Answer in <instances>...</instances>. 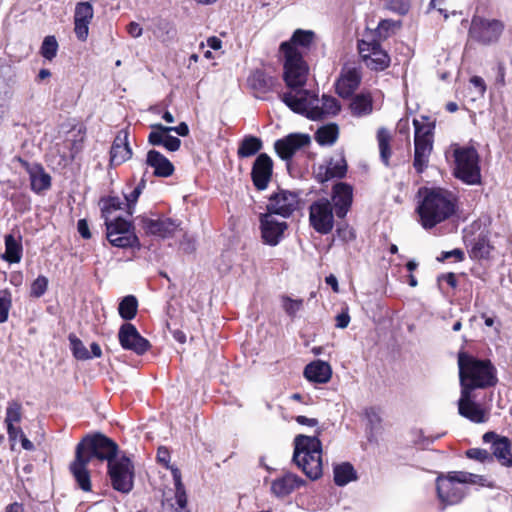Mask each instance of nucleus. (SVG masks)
Instances as JSON below:
<instances>
[{
    "mask_svg": "<svg viewBox=\"0 0 512 512\" xmlns=\"http://www.w3.org/2000/svg\"><path fill=\"white\" fill-rule=\"evenodd\" d=\"M117 453V444L103 434L97 433L83 437L77 444L74 460L69 465V471L77 486L84 492L91 491V476L88 470L91 459L107 461L109 465L110 461L118 458Z\"/></svg>",
    "mask_w": 512,
    "mask_h": 512,
    "instance_id": "f257e3e1",
    "label": "nucleus"
},
{
    "mask_svg": "<svg viewBox=\"0 0 512 512\" xmlns=\"http://www.w3.org/2000/svg\"><path fill=\"white\" fill-rule=\"evenodd\" d=\"M419 194L417 213L423 228L432 229L455 213L456 198L451 192L442 188H424Z\"/></svg>",
    "mask_w": 512,
    "mask_h": 512,
    "instance_id": "f03ea898",
    "label": "nucleus"
},
{
    "mask_svg": "<svg viewBox=\"0 0 512 512\" xmlns=\"http://www.w3.org/2000/svg\"><path fill=\"white\" fill-rule=\"evenodd\" d=\"M461 389L486 388L497 382L495 367L489 360H480L464 352L458 355Z\"/></svg>",
    "mask_w": 512,
    "mask_h": 512,
    "instance_id": "7ed1b4c3",
    "label": "nucleus"
},
{
    "mask_svg": "<svg viewBox=\"0 0 512 512\" xmlns=\"http://www.w3.org/2000/svg\"><path fill=\"white\" fill-rule=\"evenodd\" d=\"M482 476L465 471H451L436 478V492L442 509L460 503L465 495V484L484 485Z\"/></svg>",
    "mask_w": 512,
    "mask_h": 512,
    "instance_id": "20e7f679",
    "label": "nucleus"
},
{
    "mask_svg": "<svg viewBox=\"0 0 512 512\" xmlns=\"http://www.w3.org/2000/svg\"><path fill=\"white\" fill-rule=\"evenodd\" d=\"M293 460L312 480L323 473L322 444L318 436L298 435L294 439Z\"/></svg>",
    "mask_w": 512,
    "mask_h": 512,
    "instance_id": "39448f33",
    "label": "nucleus"
},
{
    "mask_svg": "<svg viewBox=\"0 0 512 512\" xmlns=\"http://www.w3.org/2000/svg\"><path fill=\"white\" fill-rule=\"evenodd\" d=\"M451 150L455 161L454 175L469 185L480 183L481 172L479 155L474 147L452 144Z\"/></svg>",
    "mask_w": 512,
    "mask_h": 512,
    "instance_id": "423d86ee",
    "label": "nucleus"
},
{
    "mask_svg": "<svg viewBox=\"0 0 512 512\" xmlns=\"http://www.w3.org/2000/svg\"><path fill=\"white\" fill-rule=\"evenodd\" d=\"M283 54V78L287 87L304 86L309 75V66L302 54H297L289 45L281 44Z\"/></svg>",
    "mask_w": 512,
    "mask_h": 512,
    "instance_id": "0eeeda50",
    "label": "nucleus"
},
{
    "mask_svg": "<svg viewBox=\"0 0 512 512\" xmlns=\"http://www.w3.org/2000/svg\"><path fill=\"white\" fill-rule=\"evenodd\" d=\"M413 124L415 127L413 165L418 173H422L428 165L429 156L433 149L434 124L417 119L413 120Z\"/></svg>",
    "mask_w": 512,
    "mask_h": 512,
    "instance_id": "6e6552de",
    "label": "nucleus"
},
{
    "mask_svg": "<svg viewBox=\"0 0 512 512\" xmlns=\"http://www.w3.org/2000/svg\"><path fill=\"white\" fill-rule=\"evenodd\" d=\"M303 87H288V91L281 95V99L293 112L305 115L311 120H318L319 114L314 110L318 104V97Z\"/></svg>",
    "mask_w": 512,
    "mask_h": 512,
    "instance_id": "1a4fd4ad",
    "label": "nucleus"
},
{
    "mask_svg": "<svg viewBox=\"0 0 512 512\" xmlns=\"http://www.w3.org/2000/svg\"><path fill=\"white\" fill-rule=\"evenodd\" d=\"M359 55L367 68L383 71L390 65L388 53L381 47L373 33H367L358 42Z\"/></svg>",
    "mask_w": 512,
    "mask_h": 512,
    "instance_id": "9d476101",
    "label": "nucleus"
},
{
    "mask_svg": "<svg viewBox=\"0 0 512 512\" xmlns=\"http://www.w3.org/2000/svg\"><path fill=\"white\" fill-rule=\"evenodd\" d=\"M108 475L115 490L127 494L133 489L134 466L127 456L123 455L110 461Z\"/></svg>",
    "mask_w": 512,
    "mask_h": 512,
    "instance_id": "9b49d317",
    "label": "nucleus"
},
{
    "mask_svg": "<svg viewBox=\"0 0 512 512\" xmlns=\"http://www.w3.org/2000/svg\"><path fill=\"white\" fill-rule=\"evenodd\" d=\"M105 224L107 239L111 245L119 248H128L139 244L131 222L118 217L114 221H108V218H106Z\"/></svg>",
    "mask_w": 512,
    "mask_h": 512,
    "instance_id": "f8f14e48",
    "label": "nucleus"
},
{
    "mask_svg": "<svg viewBox=\"0 0 512 512\" xmlns=\"http://www.w3.org/2000/svg\"><path fill=\"white\" fill-rule=\"evenodd\" d=\"M504 25L499 20H487L481 17H473L469 29V36L484 45L496 42L502 31Z\"/></svg>",
    "mask_w": 512,
    "mask_h": 512,
    "instance_id": "ddd939ff",
    "label": "nucleus"
},
{
    "mask_svg": "<svg viewBox=\"0 0 512 512\" xmlns=\"http://www.w3.org/2000/svg\"><path fill=\"white\" fill-rule=\"evenodd\" d=\"M309 221L314 230L320 234H328L334 227L333 208L326 198L313 202L309 209Z\"/></svg>",
    "mask_w": 512,
    "mask_h": 512,
    "instance_id": "4468645a",
    "label": "nucleus"
},
{
    "mask_svg": "<svg viewBox=\"0 0 512 512\" xmlns=\"http://www.w3.org/2000/svg\"><path fill=\"white\" fill-rule=\"evenodd\" d=\"M299 196L295 192L279 189L271 194L267 203V213L289 217L299 207Z\"/></svg>",
    "mask_w": 512,
    "mask_h": 512,
    "instance_id": "2eb2a0df",
    "label": "nucleus"
},
{
    "mask_svg": "<svg viewBox=\"0 0 512 512\" xmlns=\"http://www.w3.org/2000/svg\"><path fill=\"white\" fill-rule=\"evenodd\" d=\"M118 339L123 349L133 351L138 355H143L150 348L149 341L142 337L131 323H125L120 327Z\"/></svg>",
    "mask_w": 512,
    "mask_h": 512,
    "instance_id": "dca6fc26",
    "label": "nucleus"
},
{
    "mask_svg": "<svg viewBox=\"0 0 512 512\" xmlns=\"http://www.w3.org/2000/svg\"><path fill=\"white\" fill-rule=\"evenodd\" d=\"M287 227L285 221H278L272 213H265L260 217L261 237L267 245L276 246L282 240Z\"/></svg>",
    "mask_w": 512,
    "mask_h": 512,
    "instance_id": "f3484780",
    "label": "nucleus"
},
{
    "mask_svg": "<svg viewBox=\"0 0 512 512\" xmlns=\"http://www.w3.org/2000/svg\"><path fill=\"white\" fill-rule=\"evenodd\" d=\"M173 481L174 495L173 497H165L162 502V512H190L187 507V494L179 469H173Z\"/></svg>",
    "mask_w": 512,
    "mask_h": 512,
    "instance_id": "a211bd4d",
    "label": "nucleus"
},
{
    "mask_svg": "<svg viewBox=\"0 0 512 512\" xmlns=\"http://www.w3.org/2000/svg\"><path fill=\"white\" fill-rule=\"evenodd\" d=\"M310 138L306 134L294 133L275 142L274 148L278 156L283 160L291 159L301 148L307 146Z\"/></svg>",
    "mask_w": 512,
    "mask_h": 512,
    "instance_id": "6ab92c4d",
    "label": "nucleus"
},
{
    "mask_svg": "<svg viewBox=\"0 0 512 512\" xmlns=\"http://www.w3.org/2000/svg\"><path fill=\"white\" fill-rule=\"evenodd\" d=\"M273 161L265 153L259 154L253 163L251 177L258 190H265L271 180Z\"/></svg>",
    "mask_w": 512,
    "mask_h": 512,
    "instance_id": "aec40b11",
    "label": "nucleus"
},
{
    "mask_svg": "<svg viewBox=\"0 0 512 512\" xmlns=\"http://www.w3.org/2000/svg\"><path fill=\"white\" fill-rule=\"evenodd\" d=\"M94 17V9L89 2H79L74 11V32L80 41H86L89 25Z\"/></svg>",
    "mask_w": 512,
    "mask_h": 512,
    "instance_id": "412c9836",
    "label": "nucleus"
},
{
    "mask_svg": "<svg viewBox=\"0 0 512 512\" xmlns=\"http://www.w3.org/2000/svg\"><path fill=\"white\" fill-rule=\"evenodd\" d=\"M458 411L461 416L475 423H483L487 420V412L479 404L471 400L469 389H461Z\"/></svg>",
    "mask_w": 512,
    "mask_h": 512,
    "instance_id": "4be33fe9",
    "label": "nucleus"
},
{
    "mask_svg": "<svg viewBox=\"0 0 512 512\" xmlns=\"http://www.w3.org/2000/svg\"><path fill=\"white\" fill-rule=\"evenodd\" d=\"M332 200L337 217L344 218L352 204L353 189L350 185L340 182L332 189Z\"/></svg>",
    "mask_w": 512,
    "mask_h": 512,
    "instance_id": "5701e85b",
    "label": "nucleus"
},
{
    "mask_svg": "<svg viewBox=\"0 0 512 512\" xmlns=\"http://www.w3.org/2000/svg\"><path fill=\"white\" fill-rule=\"evenodd\" d=\"M142 223L143 229L146 233L163 238L172 236L179 228V223L166 217H159L156 219L144 218Z\"/></svg>",
    "mask_w": 512,
    "mask_h": 512,
    "instance_id": "b1692460",
    "label": "nucleus"
},
{
    "mask_svg": "<svg viewBox=\"0 0 512 512\" xmlns=\"http://www.w3.org/2000/svg\"><path fill=\"white\" fill-rule=\"evenodd\" d=\"M305 484V481L293 473H286L271 482V492L277 498H284Z\"/></svg>",
    "mask_w": 512,
    "mask_h": 512,
    "instance_id": "393cba45",
    "label": "nucleus"
},
{
    "mask_svg": "<svg viewBox=\"0 0 512 512\" xmlns=\"http://www.w3.org/2000/svg\"><path fill=\"white\" fill-rule=\"evenodd\" d=\"M361 71L356 67H345L337 81L336 90L342 97L350 96L360 85Z\"/></svg>",
    "mask_w": 512,
    "mask_h": 512,
    "instance_id": "a878e982",
    "label": "nucleus"
},
{
    "mask_svg": "<svg viewBox=\"0 0 512 512\" xmlns=\"http://www.w3.org/2000/svg\"><path fill=\"white\" fill-rule=\"evenodd\" d=\"M132 156V150L128 142V132L121 130L114 139L110 150V163L113 166H118Z\"/></svg>",
    "mask_w": 512,
    "mask_h": 512,
    "instance_id": "bb28decb",
    "label": "nucleus"
},
{
    "mask_svg": "<svg viewBox=\"0 0 512 512\" xmlns=\"http://www.w3.org/2000/svg\"><path fill=\"white\" fill-rule=\"evenodd\" d=\"M22 420V404L18 401L12 400L7 403L5 425L7 427L8 437L11 441L18 439V434L21 433V427L18 425Z\"/></svg>",
    "mask_w": 512,
    "mask_h": 512,
    "instance_id": "cd10ccee",
    "label": "nucleus"
},
{
    "mask_svg": "<svg viewBox=\"0 0 512 512\" xmlns=\"http://www.w3.org/2000/svg\"><path fill=\"white\" fill-rule=\"evenodd\" d=\"M347 171V164L343 156L338 155L331 158L325 165L319 166L317 178L320 182L332 178H342Z\"/></svg>",
    "mask_w": 512,
    "mask_h": 512,
    "instance_id": "c85d7f7f",
    "label": "nucleus"
},
{
    "mask_svg": "<svg viewBox=\"0 0 512 512\" xmlns=\"http://www.w3.org/2000/svg\"><path fill=\"white\" fill-rule=\"evenodd\" d=\"M153 130L149 134V142L152 145H162L169 151H177L180 148L181 141L179 138L171 136L169 129L161 124H155L152 126Z\"/></svg>",
    "mask_w": 512,
    "mask_h": 512,
    "instance_id": "c756f323",
    "label": "nucleus"
},
{
    "mask_svg": "<svg viewBox=\"0 0 512 512\" xmlns=\"http://www.w3.org/2000/svg\"><path fill=\"white\" fill-rule=\"evenodd\" d=\"M304 376L311 382L324 384L330 381L332 369L327 362L317 360L305 367Z\"/></svg>",
    "mask_w": 512,
    "mask_h": 512,
    "instance_id": "7c9ffc66",
    "label": "nucleus"
},
{
    "mask_svg": "<svg viewBox=\"0 0 512 512\" xmlns=\"http://www.w3.org/2000/svg\"><path fill=\"white\" fill-rule=\"evenodd\" d=\"M27 173L30 177L31 188L35 192H41L48 189L51 185V177L39 164L24 163Z\"/></svg>",
    "mask_w": 512,
    "mask_h": 512,
    "instance_id": "2f4dec72",
    "label": "nucleus"
},
{
    "mask_svg": "<svg viewBox=\"0 0 512 512\" xmlns=\"http://www.w3.org/2000/svg\"><path fill=\"white\" fill-rule=\"evenodd\" d=\"M23 256L22 237L20 235L8 234L5 236V251L1 258L10 263H19Z\"/></svg>",
    "mask_w": 512,
    "mask_h": 512,
    "instance_id": "473e14b6",
    "label": "nucleus"
},
{
    "mask_svg": "<svg viewBox=\"0 0 512 512\" xmlns=\"http://www.w3.org/2000/svg\"><path fill=\"white\" fill-rule=\"evenodd\" d=\"M146 163L154 169V174L159 177H169L174 172L173 164L165 156L155 150L148 152Z\"/></svg>",
    "mask_w": 512,
    "mask_h": 512,
    "instance_id": "72a5a7b5",
    "label": "nucleus"
},
{
    "mask_svg": "<svg viewBox=\"0 0 512 512\" xmlns=\"http://www.w3.org/2000/svg\"><path fill=\"white\" fill-rule=\"evenodd\" d=\"M315 33L311 30L297 29L289 41L283 42L294 50L297 54H302L304 50H308L314 43Z\"/></svg>",
    "mask_w": 512,
    "mask_h": 512,
    "instance_id": "f704fd0d",
    "label": "nucleus"
},
{
    "mask_svg": "<svg viewBox=\"0 0 512 512\" xmlns=\"http://www.w3.org/2000/svg\"><path fill=\"white\" fill-rule=\"evenodd\" d=\"M350 112L355 117H364L372 113L373 100L369 93L355 95L349 104Z\"/></svg>",
    "mask_w": 512,
    "mask_h": 512,
    "instance_id": "c9c22d12",
    "label": "nucleus"
},
{
    "mask_svg": "<svg viewBox=\"0 0 512 512\" xmlns=\"http://www.w3.org/2000/svg\"><path fill=\"white\" fill-rule=\"evenodd\" d=\"M491 455L494 456L502 466L512 467L511 443L507 437H502L494 442Z\"/></svg>",
    "mask_w": 512,
    "mask_h": 512,
    "instance_id": "e433bc0d",
    "label": "nucleus"
},
{
    "mask_svg": "<svg viewBox=\"0 0 512 512\" xmlns=\"http://www.w3.org/2000/svg\"><path fill=\"white\" fill-rule=\"evenodd\" d=\"M341 106L335 97L323 95L322 98H318V104L315 105V109L319 114V119L325 116H334L339 113Z\"/></svg>",
    "mask_w": 512,
    "mask_h": 512,
    "instance_id": "4c0bfd02",
    "label": "nucleus"
},
{
    "mask_svg": "<svg viewBox=\"0 0 512 512\" xmlns=\"http://www.w3.org/2000/svg\"><path fill=\"white\" fill-rule=\"evenodd\" d=\"M261 149V139L250 135L244 137L243 140L240 142L237 150V155L239 158H248L258 153Z\"/></svg>",
    "mask_w": 512,
    "mask_h": 512,
    "instance_id": "58836bf2",
    "label": "nucleus"
},
{
    "mask_svg": "<svg viewBox=\"0 0 512 512\" xmlns=\"http://www.w3.org/2000/svg\"><path fill=\"white\" fill-rule=\"evenodd\" d=\"M354 479L356 474L351 464L343 463L334 468V481L338 486H344Z\"/></svg>",
    "mask_w": 512,
    "mask_h": 512,
    "instance_id": "ea45409f",
    "label": "nucleus"
},
{
    "mask_svg": "<svg viewBox=\"0 0 512 512\" xmlns=\"http://www.w3.org/2000/svg\"><path fill=\"white\" fill-rule=\"evenodd\" d=\"M338 133L336 124H328L317 130L315 138L320 145H332L337 140Z\"/></svg>",
    "mask_w": 512,
    "mask_h": 512,
    "instance_id": "a19ab883",
    "label": "nucleus"
},
{
    "mask_svg": "<svg viewBox=\"0 0 512 512\" xmlns=\"http://www.w3.org/2000/svg\"><path fill=\"white\" fill-rule=\"evenodd\" d=\"M137 307L138 302L137 299L132 296L128 295L122 299V301L119 304L118 311L120 316L124 320H132L137 313Z\"/></svg>",
    "mask_w": 512,
    "mask_h": 512,
    "instance_id": "79ce46f5",
    "label": "nucleus"
},
{
    "mask_svg": "<svg viewBox=\"0 0 512 512\" xmlns=\"http://www.w3.org/2000/svg\"><path fill=\"white\" fill-rule=\"evenodd\" d=\"M390 134L385 128H380L377 133V140L380 150V157L385 165L389 164V158L391 156L390 150Z\"/></svg>",
    "mask_w": 512,
    "mask_h": 512,
    "instance_id": "37998d69",
    "label": "nucleus"
},
{
    "mask_svg": "<svg viewBox=\"0 0 512 512\" xmlns=\"http://www.w3.org/2000/svg\"><path fill=\"white\" fill-rule=\"evenodd\" d=\"M491 246L485 237L476 239L470 249V256L474 259L487 258L491 252Z\"/></svg>",
    "mask_w": 512,
    "mask_h": 512,
    "instance_id": "c03bdc74",
    "label": "nucleus"
},
{
    "mask_svg": "<svg viewBox=\"0 0 512 512\" xmlns=\"http://www.w3.org/2000/svg\"><path fill=\"white\" fill-rule=\"evenodd\" d=\"M144 187H145V181L141 180L140 183L136 187H134L131 192L124 194L126 212L129 215H132L134 213L135 205H136L138 198L141 195Z\"/></svg>",
    "mask_w": 512,
    "mask_h": 512,
    "instance_id": "a18cd8bd",
    "label": "nucleus"
},
{
    "mask_svg": "<svg viewBox=\"0 0 512 512\" xmlns=\"http://www.w3.org/2000/svg\"><path fill=\"white\" fill-rule=\"evenodd\" d=\"M58 51V43L54 36H46L41 45V55L47 59L52 60L56 57Z\"/></svg>",
    "mask_w": 512,
    "mask_h": 512,
    "instance_id": "49530a36",
    "label": "nucleus"
},
{
    "mask_svg": "<svg viewBox=\"0 0 512 512\" xmlns=\"http://www.w3.org/2000/svg\"><path fill=\"white\" fill-rule=\"evenodd\" d=\"M250 82L253 85V87L266 91L274 86L275 79L266 76L261 71H256L250 78Z\"/></svg>",
    "mask_w": 512,
    "mask_h": 512,
    "instance_id": "de8ad7c7",
    "label": "nucleus"
},
{
    "mask_svg": "<svg viewBox=\"0 0 512 512\" xmlns=\"http://www.w3.org/2000/svg\"><path fill=\"white\" fill-rule=\"evenodd\" d=\"M69 341L71 344L72 353L75 358L79 360H88L91 358V354L88 352L87 348L80 339H78L76 336L70 335Z\"/></svg>",
    "mask_w": 512,
    "mask_h": 512,
    "instance_id": "09e8293b",
    "label": "nucleus"
},
{
    "mask_svg": "<svg viewBox=\"0 0 512 512\" xmlns=\"http://www.w3.org/2000/svg\"><path fill=\"white\" fill-rule=\"evenodd\" d=\"M281 305L289 316H295L303 307L302 299H292L288 296L281 297Z\"/></svg>",
    "mask_w": 512,
    "mask_h": 512,
    "instance_id": "8fccbe9b",
    "label": "nucleus"
},
{
    "mask_svg": "<svg viewBox=\"0 0 512 512\" xmlns=\"http://www.w3.org/2000/svg\"><path fill=\"white\" fill-rule=\"evenodd\" d=\"M12 306L11 293L7 290L0 291V323L8 319L9 310Z\"/></svg>",
    "mask_w": 512,
    "mask_h": 512,
    "instance_id": "3c124183",
    "label": "nucleus"
},
{
    "mask_svg": "<svg viewBox=\"0 0 512 512\" xmlns=\"http://www.w3.org/2000/svg\"><path fill=\"white\" fill-rule=\"evenodd\" d=\"M397 28V23L392 20H382L374 32V37H378L379 39H386L391 32H393Z\"/></svg>",
    "mask_w": 512,
    "mask_h": 512,
    "instance_id": "603ef678",
    "label": "nucleus"
},
{
    "mask_svg": "<svg viewBox=\"0 0 512 512\" xmlns=\"http://www.w3.org/2000/svg\"><path fill=\"white\" fill-rule=\"evenodd\" d=\"M466 456L469 459H473L481 463L493 461V456L487 450L481 448H471L467 450Z\"/></svg>",
    "mask_w": 512,
    "mask_h": 512,
    "instance_id": "864d4df0",
    "label": "nucleus"
},
{
    "mask_svg": "<svg viewBox=\"0 0 512 512\" xmlns=\"http://www.w3.org/2000/svg\"><path fill=\"white\" fill-rule=\"evenodd\" d=\"M48 279L45 276H38L31 284L30 293L33 297H41L47 290Z\"/></svg>",
    "mask_w": 512,
    "mask_h": 512,
    "instance_id": "5fc2aeb1",
    "label": "nucleus"
},
{
    "mask_svg": "<svg viewBox=\"0 0 512 512\" xmlns=\"http://www.w3.org/2000/svg\"><path fill=\"white\" fill-rule=\"evenodd\" d=\"M117 210H125L126 211L124 200H121L119 197H116V196L109 197L107 200H105L104 206H103V212L110 213L112 211H117Z\"/></svg>",
    "mask_w": 512,
    "mask_h": 512,
    "instance_id": "6e6d98bb",
    "label": "nucleus"
},
{
    "mask_svg": "<svg viewBox=\"0 0 512 512\" xmlns=\"http://www.w3.org/2000/svg\"><path fill=\"white\" fill-rule=\"evenodd\" d=\"M170 452L166 447H159L157 451V460L159 463H161L164 467L171 470V473L173 474V469H178L177 467L170 465Z\"/></svg>",
    "mask_w": 512,
    "mask_h": 512,
    "instance_id": "4d7b16f0",
    "label": "nucleus"
},
{
    "mask_svg": "<svg viewBox=\"0 0 512 512\" xmlns=\"http://www.w3.org/2000/svg\"><path fill=\"white\" fill-rule=\"evenodd\" d=\"M389 7L398 14L405 15L408 13L410 5L408 0H391Z\"/></svg>",
    "mask_w": 512,
    "mask_h": 512,
    "instance_id": "13d9d810",
    "label": "nucleus"
},
{
    "mask_svg": "<svg viewBox=\"0 0 512 512\" xmlns=\"http://www.w3.org/2000/svg\"><path fill=\"white\" fill-rule=\"evenodd\" d=\"M127 31L133 38H139L143 33L142 27L137 22L129 23L127 26Z\"/></svg>",
    "mask_w": 512,
    "mask_h": 512,
    "instance_id": "bf43d9fd",
    "label": "nucleus"
},
{
    "mask_svg": "<svg viewBox=\"0 0 512 512\" xmlns=\"http://www.w3.org/2000/svg\"><path fill=\"white\" fill-rule=\"evenodd\" d=\"M350 323L348 312H342L336 316V327L340 329L346 328Z\"/></svg>",
    "mask_w": 512,
    "mask_h": 512,
    "instance_id": "052dcab7",
    "label": "nucleus"
},
{
    "mask_svg": "<svg viewBox=\"0 0 512 512\" xmlns=\"http://www.w3.org/2000/svg\"><path fill=\"white\" fill-rule=\"evenodd\" d=\"M77 229H78L79 234L83 238L89 239L91 237V234H90V231H89V227H88V223H87V221L85 219H80L78 221Z\"/></svg>",
    "mask_w": 512,
    "mask_h": 512,
    "instance_id": "680f3d73",
    "label": "nucleus"
},
{
    "mask_svg": "<svg viewBox=\"0 0 512 512\" xmlns=\"http://www.w3.org/2000/svg\"><path fill=\"white\" fill-rule=\"evenodd\" d=\"M296 422L300 425H305L309 427H315L318 424V420L316 418H309L303 415H299L295 418Z\"/></svg>",
    "mask_w": 512,
    "mask_h": 512,
    "instance_id": "e2e57ef3",
    "label": "nucleus"
},
{
    "mask_svg": "<svg viewBox=\"0 0 512 512\" xmlns=\"http://www.w3.org/2000/svg\"><path fill=\"white\" fill-rule=\"evenodd\" d=\"M451 257H454L458 261H462L464 259V253L460 249H454L451 251L443 252L441 260L449 259Z\"/></svg>",
    "mask_w": 512,
    "mask_h": 512,
    "instance_id": "0e129e2a",
    "label": "nucleus"
},
{
    "mask_svg": "<svg viewBox=\"0 0 512 512\" xmlns=\"http://www.w3.org/2000/svg\"><path fill=\"white\" fill-rule=\"evenodd\" d=\"M471 84L478 89V92L483 95L486 91V85L484 80L479 76H473L470 79Z\"/></svg>",
    "mask_w": 512,
    "mask_h": 512,
    "instance_id": "69168bd1",
    "label": "nucleus"
},
{
    "mask_svg": "<svg viewBox=\"0 0 512 512\" xmlns=\"http://www.w3.org/2000/svg\"><path fill=\"white\" fill-rule=\"evenodd\" d=\"M169 131H174L180 136H187L189 134L188 125L185 122L180 123L178 126L166 127Z\"/></svg>",
    "mask_w": 512,
    "mask_h": 512,
    "instance_id": "338daca9",
    "label": "nucleus"
},
{
    "mask_svg": "<svg viewBox=\"0 0 512 512\" xmlns=\"http://www.w3.org/2000/svg\"><path fill=\"white\" fill-rule=\"evenodd\" d=\"M4 512H24V507L21 503L14 502L6 506Z\"/></svg>",
    "mask_w": 512,
    "mask_h": 512,
    "instance_id": "774afa93",
    "label": "nucleus"
}]
</instances>
